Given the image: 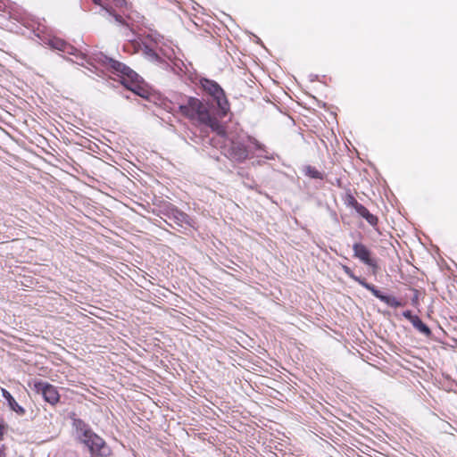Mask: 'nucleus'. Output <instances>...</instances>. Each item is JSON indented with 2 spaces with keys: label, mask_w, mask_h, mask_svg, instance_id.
<instances>
[{
  "label": "nucleus",
  "mask_w": 457,
  "mask_h": 457,
  "mask_svg": "<svg viewBox=\"0 0 457 457\" xmlns=\"http://www.w3.org/2000/svg\"><path fill=\"white\" fill-rule=\"evenodd\" d=\"M5 432H6V426L4 424H0V441L4 438Z\"/></svg>",
  "instance_id": "a211bd4d"
},
{
  "label": "nucleus",
  "mask_w": 457,
  "mask_h": 457,
  "mask_svg": "<svg viewBox=\"0 0 457 457\" xmlns=\"http://www.w3.org/2000/svg\"><path fill=\"white\" fill-rule=\"evenodd\" d=\"M109 67L112 72L116 73L120 77V83L128 89L136 93L137 95L143 96L144 89L140 87L139 76L132 69L126 64L111 59L109 61Z\"/></svg>",
  "instance_id": "f03ea898"
},
{
  "label": "nucleus",
  "mask_w": 457,
  "mask_h": 457,
  "mask_svg": "<svg viewBox=\"0 0 457 457\" xmlns=\"http://www.w3.org/2000/svg\"><path fill=\"white\" fill-rule=\"evenodd\" d=\"M79 440L87 447L91 457H110L112 454L106 442L89 428L82 431Z\"/></svg>",
  "instance_id": "7ed1b4c3"
},
{
  "label": "nucleus",
  "mask_w": 457,
  "mask_h": 457,
  "mask_svg": "<svg viewBox=\"0 0 457 457\" xmlns=\"http://www.w3.org/2000/svg\"><path fill=\"white\" fill-rule=\"evenodd\" d=\"M2 395L6 399L10 409L19 415L25 414V409L18 404L12 395L5 389L1 388Z\"/></svg>",
  "instance_id": "1a4fd4ad"
},
{
  "label": "nucleus",
  "mask_w": 457,
  "mask_h": 457,
  "mask_svg": "<svg viewBox=\"0 0 457 457\" xmlns=\"http://www.w3.org/2000/svg\"><path fill=\"white\" fill-rule=\"evenodd\" d=\"M304 173L306 176L312 179H323V174L318 170L315 167L308 165L304 168Z\"/></svg>",
  "instance_id": "ddd939ff"
},
{
  "label": "nucleus",
  "mask_w": 457,
  "mask_h": 457,
  "mask_svg": "<svg viewBox=\"0 0 457 457\" xmlns=\"http://www.w3.org/2000/svg\"><path fill=\"white\" fill-rule=\"evenodd\" d=\"M344 201L347 206L353 207L355 211L358 210L359 206L362 205L355 199V197L352 194H346Z\"/></svg>",
  "instance_id": "4468645a"
},
{
  "label": "nucleus",
  "mask_w": 457,
  "mask_h": 457,
  "mask_svg": "<svg viewBox=\"0 0 457 457\" xmlns=\"http://www.w3.org/2000/svg\"><path fill=\"white\" fill-rule=\"evenodd\" d=\"M342 270L349 278H351L352 279L359 283L361 286H362L364 288L371 292V294L375 297H377L388 306L397 308L403 305V303L395 296L383 295L379 290H378L375 287V286L368 283L364 278L355 276L352 269L347 265H342Z\"/></svg>",
  "instance_id": "39448f33"
},
{
  "label": "nucleus",
  "mask_w": 457,
  "mask_h": 457,
  "mask_svg": "<svg viewBox=\"0 0 457 457\" xmlns=\"http://www.w3.org/2000/svg\"><path fill=\"white\" fill-rule=\"evenodd\" d=\"M356 212L359 215L365 219L370 225L373 227L377 226L378 221V217L370 213L364 205L359 206Z\"/></svg>",
  "instance_id": "9d476101"
},
{
  "label": "nucleus",
  "mask_w": 457,
  "mask_h": 457,
  "mask_svg": "<svg viewBox=\"0 0 457 457\" xmlns=\"http://www.w3.org/2000/svg\"><path fill=\"white\" fill-rule=\"evenodd\" d=\"M0 457H5V446H0Z\"/></svg>",
  "instance_id": "6ab92c4d"
},
{
  "label": "nucleus",
  "mask_w": 457,
  "mask_h": 457,
  "mask_svg": "<svg viewBox=\"0 0 457 457\" xmlns=\"http://www.w3.org/2000/svg\"><path fill=\"white\" fill-rule=\"evenodd\" d=\"M201 88L216 102L221 116L229 111V104L222 87L214 80L203 78L200 79Z\"/></svg>",
  "instance_id": "20e7f679"
},
{
  "label": "nucleus",
  "mask_w": 457,
  "mask_h": 457,
  "mask_svg": "<svg viewBox=\"0 0 457 457\" xmlns=\"http://www.w3.org/2000/svg\"><path fill=\"white\" fill-rule=\"evenodd\" d=\"M353 257L359 259L365 265L370 266L372 269L373 273L377 272L378 269V262L371 257V252L365 245L361 243H354L353 245Z\"/></svg>",
  "instance_id": "0eeeda50"
},
{
  "label": "nucleus",
  "mask_w": 457,
  "mask_h": 457,
  "mask_svg": "<svg viewBox=\"0 0 457 457\" xmlns=\"http://www.w3.org/2000/svg\"><path fill=\"white\" fill-rule=\"evenodd\" d=\"M174 218H175V220H177V223L179 226H182L184 223L189 224V217H188V215H187L186 213H184L182 212L175 211L174 212Z\"/></svg>",
  "instance_id": "2eb2a0df"
},
{
  "label": "nucleus",
  "mask_w": 457,
  "mask_h": 457,
  "mask_svg": "<svg viewBox=\"0 0 457 457\" xmlns=\"http://www.w3.org/2000/svg\"><path fill=\"white\" fill-rule=\"evenodd\" d=\"M96 4L101 5V0H93Z\"/></svg>",
  "instance_id": "412c9836"
},
{
  "label": "nucleus",
  "mask_w": 457,
  "mask_h": 457,
  "mask_svg": "<svg viewBox=\"0 0 457 457\" xmlns=\"http://www.w3.org/2000/svg\"><path fill=\"white\" fill-rule=\"evenodd\" d=\"M114 17H115V20H116L117 21H119V22H120V23H121V22H123V19H122V17H121L120 15H119V14H115V15H114Z\"/></svg>",
  "instance_id": "aec40b11"
},
{
  "label": "nucleus",
  "mask_w": 457,
  "mask_h": 457,
  "mask_svg": "<svg viewBox=\"0 0 457 457\" xmlns=\"http://www.w3.org/2000/svg\"><path fill=\"white\" fill-rule=\"evenodd\" d=\"M413 327L418 329L420 332L426 336H429L431 334L430 328L420 320L419 316H417L411 322Z\"/></svg>",
  "instance_id": "9b49d317"
},
{
  "label": "nucleus",
  "mask_w": 457,
  "mask_h": 457,
  "mask_svg": "<svg viewBox=\"0 0 457 457\" xmlns=\"http://www.w3.org/2000/svg\"><path fill=\"white\" fill-rule=\"evenodd\" d=\"M230 157L237 162H244L248 157L247 147L241 143H233L229 150Z\"/></svg>",
  "instance_id": "6e6552de"
},
{
  "label": "nucleus",
  "mask_w": 457,
  "mask_h": 457,
  "mask_svg": "<svg viewBox=\"0 0 457 457\" xmlns=\"http://www.w3.org/2000/svg\"><path fill=\"white\" fill-rule=\"evenodd\" d=\"M113 2H114V4L119 8L125 6L127 4L126 0H113Z\"/></svg>",
  "instance_id": "f3484780"
},
{
  "label": "nucleus",
  "mask_w": 457,
  "mask_h": 457,
  "mask_svg": "<svg viewBox=\"0 0 457 457\" xmlns=\"http://www.w3.org/2000/svg\"><path fill=\"white\" fill-rule=\"evenodd\" d=\"M403 316L407 319L410 322H411V320H413V319H415L417 317V315H413L412 312L411 311H404L403 312Z\"/></svg>",
  "instance_id": "dca6fc26"
},
{
  "label": "nucleus",
  "mask_w": 457,
  "mask_h": 457,
  "mask_svg": "<svg viewBox=\"0 0 457 457\" xmlns=\"http://www.w3.org/2000/svg\"><path fill=\"white\" fill-rule=\"evenodd\" d=\"M32 388L37 394H40L46 403L53 406L60 402L61 395L57 387L46 381L35 380Z\"/></svg>",
  "instance_id": "423d86ee"
},
{
  "label": "nucleus",
  "mask_w": 457,
  "mask_h": 457,
  "mask_svg": "<svg viewBox=\"0 0 457 457\" xmlns=\"http://www.w3.org/2000/svg\"><path fill=\"white\" fill-rule=\"evenodd\" d=\"M52 46H53V47L58 49L62 52L71 53L70 49H72V46H71L65 41H63L62 39H58V38L52 40Z\"/></svg>",
  "instance_id": "f8f14e48"
},
{
  "label": "nucleus",
  "mask_w": 457,
  "mask_h": 457,
  "mask_svg": "<svg viewBox=\"0 0 457 457\" xmlns=\"http://www.w3.org/2000/svg\"><path fill=\"white\" fill-rule=\"evenodd\" d=\"M179 112L196 127H208L219 136L226 135V129L220 123L208 103L187 96L179 105Z\"/></svg>",
  "instance_id": "f257e3e1"
}]
</instances>
